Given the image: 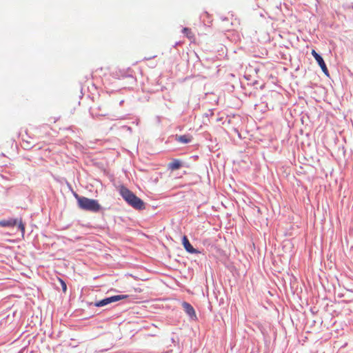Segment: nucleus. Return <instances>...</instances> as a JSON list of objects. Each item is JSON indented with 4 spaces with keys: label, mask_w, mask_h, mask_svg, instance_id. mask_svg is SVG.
Instances as JSON below:
<instances>
[{
    "label": "nucleus",
    "mask_w": 353,
    "mask_h": 353,
    "mask_svg": "<svg viewBox=\"0 0 353 353\" xmlns=\"http://www.w3.org/2000/svg\"><path fill=\"white\" fill-rule=\"evenodd\" d=\"M17 224H18V228L21 230L22 236H23L25 233V225L21 219H10L9 220L0 221V226L1 227H13Z\"/></svg>",
    "instance_id": "obj_3"
},
{
    "label": "nucleus",
    "mask_w": 353,
    "mask_h": 353,
    "mask_svg": "<svg viewBox=\"0 0 353 353\" xmlns=\"http://www.w3.org/2000/svg\"><path fill=\"white\" fill-rule=\"evenodd\" d=\"M176 140L183 143H188L191 141L192 137L190 135H181L177 137Z\"/></svg>",
    "instance_id": "obj_9"
},
{
    "label": "nucleus",
    "mask_w": 353,
    "mask_h": 353,
    "mask_svg": "<svg viewBox=\"0 0 353 353\" xmlns=\"http://www.w3.org/2000/svg\"><path fill=\"white\" fill-rule=\"evenodd\" d=\"M74 196L81 209L93 212H97L101 210V205L97 200L80 196L77 194H75Z\"/></svg>",
    "instance_id": "obj_2"
},
{
    "label": "nucleus",
    "mask_w": 353,
    "mask_h": 353,
    "mask_svg": "<svg viewBox=\"0 0 353 353\" xmlns=\"http://www.w3.org/2000/svg\"><path fill=\"white\" fill-rule=\"evenodd\" d=\"M120 194L123 199L134 208L137 210L145 208L143 201L125 187H121Z\"/></svg>",
    "instance_id": "obj_1"
},
{
    "label": "nucleus",
    "mask_w": 353,
    "mask_h": 353,
    "mask_svg": "<svg viewBox=\"0 0 353 353\" xmlns=\"http://www.w3.org/2000/svg\"><path fill=\"white\" fill-rule=\"evenodd\" d=\"M128 296V295H116L112 296L110 297L105 298L104 299H102L99 301H97L94 303V305L96 307H103L108 304L126 299Z\"/></svg>",
    "instance_id": "obj_4"
},
{
    "label": "nucleus",
    "mask_w": 353,
    "mask_h": 353,
    "mask_svg": "<svg viewBox=\"0 0 353 353\" xmlns=\"http://www.w3.org/2000/svg\"><path fill=\"white\" fill-rule=\"evenodd\" d=\"M182 243L183 245L184 248L188 252L192 254L200 253L199 250L192 247L186 236H183L182 239Z\"/></svg>",
    "instance_id": "obj_6"
},
{
    "label": "nucleus",
    "mask_w": 353,
    "mask_h": 353,
    "mask_svg": "<svg viewBox=\"0 0 353 353\" xmlns=\"http://www.w3.org/2000/svg\"><path fill=\"white\" fill-rule=\"evenodd\" d=\"M168 168L171 170L179 169L181 166V163L179 159H174L168 164Z\"/></svg>",
    "instance_id": "obj_8"
},
{
    "label": "nucleus",
    "mask_w": 353,
    "mask_h": 353,
    "mask_svg": "<svg viewBox=\"0 0 353 353\" xmlns=\"http://www.w3.org/2000/svg\"><path fill=\"white\" fill-rule=\"evenodd\" d=\"M182 306L186 314L192 319H196V315L193 307L187 302H183Z\"/></svg>",
    "instance_id": "obj_7"
},
{
    "label": "nucleus",
    "mask_w": 353,
    "mask_h": 353,
    "mask_svg": "<svg viewBox=\"0 0 353 353\" xmlns=\"http://www.w3.org/2000/svg\"><path fill=\"white\" fill-rule=\"evenodd\" d=\"M59 281H60V283H61V287H62V290H63V292H65L66 290H67V285H66V283L61 279H59Z\"/></svg>",
    "instance_id": "obj_11"
},
{
    "label": "nucleus",
    "mask_w": 353,
    "mask_h": 353,
    "mask_svg": "<svg viewBox=\"0 0 353 353\" xmlns=\"http://www.w3.org/2000/svg\"><path fill=\"white\" fill-rule=\"evenodd\" d=\"M183 32L185 34V36L189 39H193L194 37V33L191 31L190 29L188 28H184L183 29Z\"/></svg>",
    "instance_id": "obj_10"
},
{
    "label": "nucleus",
    "mask_w": 353,
    "mask_h": 353,
    "mask_svg": "<svg viewBox=\"0 0 353 353\" xmlns=\"http://www.w3.org/2000/svg\"><path fill=\"white\" fill-rule=\"evenodd\" d=\"M312 54L314 57V59H316L317 63H319V65L321 67L323 73L326 76L329 77V71L327 70V68L323 58L314 50H312Z\"/></svg>",
    "instance_id": "obj_5"
}]
</instances>
